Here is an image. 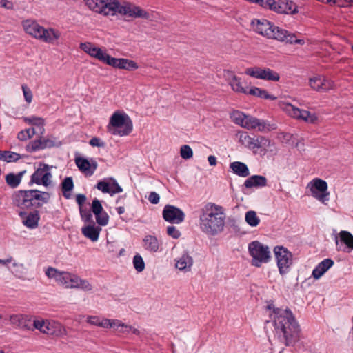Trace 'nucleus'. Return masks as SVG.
<instances>
[{"instance_id":"nucleus-1","label":"nucleus","mask_w":353,"mask_h":353,"mask_svg":"<svg viewBox=\"0 0 353 353\" xmlns=\"http://www.w3.org/2000/svg\"><path fill=\"white\" fill-rule=\"evenodd\" d=\"M273 310L270 318L273 321L275 334L285 346L294 345L300 337L301 329L292 311L289 309L275 308L273 305L267 306Z\"/></svg>"},{"instance_id":"nucleus-2","label":"nucleus","mask_w":353,"mask_h":353,"mask_svg":"<svg viewBox=\"0 0 353 353\" xmlns=\"http://www.w3.org/2000/svg\"><path fill=\"white\" fill-rule=\"evenodd\" d=\"M225 218V210L222 206L208 203L201 210L200 228L208 235H216L223 230Z\"/></svg>"},{"instance_id":"nucleus-3","label":"nucleus","mask_w":353,"mask_h":353,"mask_svg":"<svg viewBox=\"0 0 353 353\" xmlns=\"http://www.w3.org/2000/svg\"><path fill=\"white\" fill-rule=\"evenodd\" d=\"M251 26L256 32L269 39L286 41L290 43H301V40L296 39L294 35L288 34L287 30L274 26L265 19H254L251 21Z\"/></svg>"},{"instance_id":"nucleus-4","label":"nucleus","mask_w":353,"mask_h":353,"mask_svg":"<svg viewBox=\"0 0 353 353\" xmlns=\"http://www.w3.org/2000/svg\"><path fill=\"white\" fill-rule=\"evenodd\" d=\"M239 140L254 154L265 155L267 153L276 154L277 152L274 142L263 136L250 137L243 132L240 134Z\"/></svg>"},{"instance_id":"nucleus-5","label":"nucleus","mask_w":353,"mask_h":353,"mask_svg":"<svg viewBox=\"0 0 353 353\" xmlns=\"http://www.w3.org/2000/svg\"><path fill=\"white\" fill-rule=\"evenodd\" d=\"M230 117L235 124L248 130H254L261 132H268L275 129V127L267 121L245 114L238 110L234 111L230 114Z\"/></svg>"},{"instance_id":"nucleus-6","label":"nucleus","mask_w":353,"mask_h":353,"mask_svg":"<svg viewBox=\"0 0 353 353\" xmlns=\"http://www.w3.org/2000/svg\"><path fill=\"white\" fill-rule=\"evenodd\" d=\"M49 199L48 193L37 190H21L14 196V203L19 207L28 208L31 206H39L47 202Z\"/></svg>"},{"instance_id":"nucleus-7","label":"nucleus","mask_w":353,"mask_h":353,"mask_svg":"<svg viewBox=\"0 0 353 353\" xmlns=\"http://www.w3.org/2000/svg\"><path fill=\"white\" fill-rule=\"evenodd\" d=\"M33 330H37L42 334L56 337H62L67 334L65 327L59 321L40 317L33 320Z\"/></svg>"},{"instance_id":"nucleus-8","label":"nucleus","mask_w":353,"mask_h":353,"mask_svg":"<svg viewBox=\"0 0 353 353\" xmlns=\"http://www.w3.org/2000/svg\"><path fill=\"white\" fill-rule=\"evenodd\" d=\"M133 130L131 118L124 111H115L112 114V134L124 137Z\"/></svg>"},{"instance_id":"nucleus-9","label":"nucleus","mask_w":353,"mask_h":353,"mask_svg":"<svg viewBox=\"0 0 353 353\" xmlns=\"http://www.w3.org/2000/svg\"><path fill=\"white\" fill-rule=\"evenodd\" d=\"M112 12H118L123 15L132 17L134 18H141L144 19H149L151 17V14L141 7L135 6L128 2H123L120 3L118 1H112ZM114 13H112V15Z\"/></svg>"},{"instance_id":"nucleus-10","label":"nucleus","mask_w":353,"mask_h":353,"mask_svg":"<svg viewBox=\"0 0 353 353\" xmlns=\"http://www.w3.org/2000/svg\"><path fill=\"white\" fill-rule=\"evenodd\" d=\"M249 253L252 257V265L255 267H260L262 263L270 261V252L267 245L259 241H254L249 244Z\"/></svg>"},{"instance_id":"nucleus-11","label":"nucleus","mask_w":353,"mask_h":353,"mask_svg":"<svg viewBox=\"0 0 353 353\" xmlns=\"http://www.w3.org/2000/svg\"><path fill=\"white\" fill-rule=\"evenodd\" d=\"M61 285L66 289H78L85 292H90L92 290L91 283L80 277L77 274L64 272Z\"/></svg>"},{"instance_id":"nucleus-12","label":"nucleus","mask_w":353,"mask_h":353,"mask_svg":"<svg viewBox=\"0 0 353 353\" xmlns=\"http://www.w3.org/2000/svg\"><path fill=\"white\" fill-rule=\"evenodd\" d=\"M273 251L280 274L288 273L293 261L292 252L283 246L279 245L274 247Z\"/></svg>"},{"instance_id":"nucleus-13","label":"nucleus","mask_w":353,"mask_h":353,"mask_svg":"<svg viewBox=\"0 0 353 353\" xmlns=\"http://www.w3.org/2000/svg\"><path fill=\"white\" fill-rule=\"evenodd\" d=\"M263 7L280 14H294L298 12L297 6L288 0H265Z\"/></svg>"},{"instance_id":"nucleus-14","label":"nucleus","mask_w":353,"mask_h":353,"mask_svg":"<svg viewBox=\"0 0 353 353\" xmlns=\"http://www.w3.org/2000/svg\"><path fill=\"white\" fill-rule=\"evenodd\" d=\"M52 166L44 163H39L35 172L31 176L30 182L37 185L48 186L52 183Z\"/></svg>"},{"instance_id":"nucleus-15","label":"nucleus","mask_w":353,"mask_h":353,"mask_svg":"<svg viewBox=\"0 0 353 353\" xmlns=\"http://www.w3.org/2000/svg\"><path fill=\"white\" fill-rule=\"evenodd\" d=\"M245 74L264 81H279L280 79L279 74L269 68L258 66L248 68L245 70Z\"/></svg>"},{"instance_id":"nucleus-16","label":"nucleus","mask_w":353,"mask_h":353,"mask_svg":"<svg viewBox=\"0 0 353 353\" xmlns=\"http://www.w3.org/2000/svg\"><path fill=\"white\" fill-rule=\"evenodd\" d=\"M312 196L322 203L329 200L327 183L325 181L315 178L310 183Z\"/></svg>"},{"instance_id":"nucleus-17","label":"nucleus","mask_w":353,"mask_h":353,"mask_svg":"<svg viewBox=\"0 0 353 353\" xmlns=\"http://www.w3.org/2000/svg\"><path fill=\"white\" fill-rule=\"evenodd\" d=\"M283 109L290 116L297 119L303 120L310 123H315L318 119L315 114H311L310 112L307 110L299 109L291 103L285 104Z\"/></svg>"},{"instance_id":"nucleus-18","label":"nucleus","mask_w":353,"mask_h":353,"mask_svg":"<svg viewBox=\"0 0 353 353\" xmlns=\"http://www.w3.org/2000/svg\"><path fill=\"white\" fill-rule=\"evenodd\" d=\"M162 215L165 221L171 223H181L185 219L184 212L181 209L171 205H166L164 207Z\"/></svg>"},{"instance_id":"nucleus-19","label":"nucleus","mask_w":353,"mask_h":353,"mask_svg":"<svg viewBox=\"0 0 353 353\" xmlns=\"http://www.w3.org/2000/svg\"><path fill=\"white\" fill-rule=\"evenodd\" d=\"M335 243L338 251L350 252L353 250V235L348 231L341 230L339 237H335Z\"/></svg>"},{"instance_id":"nucleus-20","label":"nucleus","mask_w":353,"mask_h":353,"mask_svg":"<svg viewBox=\"0 0 353 353\" xmlns=\"http://www.w3.org/2000/svg\"><path fill=\"white\" fill-rule=\"evenodd\" d=\"M309 85L312 90L324 92L332 89L334 83L324 77L316 76L309 79Z\"/></svg>"},{"instance_id":"nucleus-21","label":"nucleus","mask_w":353,"mask_h":353,"mask_svg":"<svg viewBox=\"0 0 353 353\" xmlns=\"http://www.w3.org/2000/svg\"><path fill=\"white\" fill-rule=\"evenodd\" d=\"M87 7L92 11L107 16L110 12L109 0H83Z\"/></svg>"},{"instance_id":"nucleus-22","label":"nucleus","mask_w":353,"mask_h":353,"mask_svg":"<svg viewBox=\"0 0 353 353\" xmlns=\"http://www.w3.org/2000/svg\"><path fill=\"white\" fill-rule=\"evenodd\" d=\"M10 323L14 327L25 330H33L31 327V318L30 316L23 314H12L9 316Z\"/></svg>"},{"instance_id":"nucleus-23","label":"nucleus","mask_w":353,"mask_h":353,"mask_svg":"<svg viewBox=\"0 0 353 353\" xmlns=\"http://www.w3.org/2000/svg\"><path fill=\"white\" fill-rule=\"evenodd\" d=\"M22 27L26 34L39 40L43 26L35 20L26 19L23 21Z\"/></svg>"},{"instance_id":"nucleus-24","label":"nucleus","mask_w":353,"mask_h":353,"mask_svg":"<svg viewBox=\"0 0 353 353\" xmlns=\"http://www.w3.org/2000/svg\"><path fill=\"white\" fill-rule=\"evenodd\" d=\"M91 208L93 214L95 215L96 221L98 224L105 225L108 223L109 216L103 210L101 202L97 199L93 200Z\"/></svg>"},{"instance_id":"nucleus-25","label":"nucleus","mask_w":353,"mask_h":353,"mask_svg":"<svg viewBox=\"0 0 353 353\" xmlns=\"http://www.w3.org/2000/svg\"><path fill=\"white\" fill-rule=\"evenodd\" d=\"M61 35V32L55 28L43 27L39 40L50 44H56Z\"/></svg>"},{"instance_id":"nucleus-26","label":"nucleus","mask_w":353,"mask_h":353,"mask_svg":"<svg viewBox=\"0 0 353 353\" xmlns=\"http://www.w3.org/2000/svg\"><path fill=\"white\" fill-rule=\"evenodd\" d=\"M19 216L21 219L23 224L29 229H34L37 228L40 219L39 214L37 211L30 212H20Z\"/></svg>"},{"instance_id":"nucleus-27","label":"nucleus","mask_w":353,"mask_h":353,"mask_svg":"<svg viewBox=\"0 0 353 353\" xmlns=\"http://www.w3.org/2000/svg\"><path fill=\"white\" fill-rule=\"evenodd\" d=\"M112 67L119 69H123L128 71H133L138 69V64L133 60L124 58L112 57Z\"/></svg>"},{"instance_id":"nucleus-28","label":"nucleus","mask_w":353,"mask_h":353,"mask_svg":"<svg viewBox=\"0 0 353 353\" xmlns=\"http://www.w3.org/2000/svg\"><path fill=\"white\" fill-rule=\"evenodd\" d=\"M101 230V228L97 226L94 223H89L85 224V225L82 227L81 232L85 238L92 242H96L99 239Z\"/></svg>"},{"instance_id":"nucleus-29","label":"nucleus","mask_w":353,"mask_h":353,"mask_svg":"<svg viewBox=\"0 0 353 353\" xmlns=\"http://www.w3.org/2000/svg\"><path fill=\"white\" fill-rule=\"evenodd\" d=\"M192 265L193 259L188 252H184L180 257L176 259L175 266L181 271H190Z\"/></svg>"},{"instance_id":"nucleus-30","label":"nucleus","mask_w":353,"mask_h":353,"mask_svg":"<svg viewBox=\"0 0 353 353\" xmlns=\"http://www.w3.org/2000/svg\"><path fill=\"white\" fill-rule=\"evenodd\" d=\"M334 261L330 259H325L319 263L312 271L314 279H320L332 265Z\"/></svg>"},{"instance_id":"nucleus-31","label":"nucleus","mask_w":353,"mask_h":353,"mask_svg":"<svg viewBox=\"0 0 353 353\" xmlns=\"http://www.w3.org/2000/svg\"><path fill=\"white\" fill-rule=\"evenodd\" d=\"M267 185V179L261 175H253L248 178L244 182L246 188H262Z\"/></svg>"},{"instance_id":"nucleus-32","label":"nucleus","mask_w":353,"mask_h":353,"mask_svg":"<svg viewBox=\"0 0 353 353\" xmlns=\"http://www.w3.org/2000/svg\"><path fill=\"white\" fill-rule=\"evenodd\" d=\"M76 164L81 171L88 175L93 174L96 169V165L90 163L88 159L82 157L76 159Z\"/></svg>"},{"instance_id":"nucleus-33","label":"nucleus","mask_w":353,"mask_h":353,"mask_svg":"<svg viewBox=\"0 0 353 353\" xmlns=\"http://www.w3.org/2000/svg\"><path fill=\"white\" fill-rule=\"evenodd\" d=\"M143 248L151 252H156L159 250L160 243L157 238L152 235H147L143 240Z\"/></svg>"},{"instance_id":"nucleus-34","label":"nucleus","mask_w":353,"mask_h":353,"mask_svg":"<svg viewBox=\"0 0 353 353\" xmlns=\"http://www.w3.org/2000/svg\"><path fill=\"white\" fill-rule=\"evenodd\" d=\"M230 168L234 174L239 176L247 177L250 175L249 169L244 163L234 161L230 163Z\"/></svg>"},{"instance_id":"nucleus-35","label":"nucleus","mask_w":353,"mask_h":353,"mask_svg":"<svg viewBox=\"0 0 353 353\" xmlns=\"http://www.w3.org/2000/svg\"><path fill=\"white\" fill-rule=\"evenodd\" d=\"M65 271H60L53 267H48L45 270V274L50 280H53L58 285H61L62 278Z\"/></svg>"},{"instance_id":"nucleus-36","label":"nucleus","mask_w":353,"mask_h":353,"mask_svg":"<svg viewBox=\"0 0 353 353\" xmlns=\"http://www.w3.org/2000/svg\"><path fill=\"white\" fill-rule=\"evenodd\" d=\"M8 269L13 274L14 276L20 278L23 276L26 271V267L23 263H20L13 259L11 258V261L8 266Z\"/></svg>"},{"instance_id":"nucleus-37","label":"nucleus","mask_w":353,"mask_h":353,"mask_svg":"<svg viewBox=\"0 0 353 353\" xmlns=\"http://www.w3.org/2000/svg\"><path fill=\"white\" fill-rule=\"evenodd\" d=\"M112 329L121 333H129L132 332L137 335L139 334V331L137 328L125 325L119 320L112 321Z\"/></svg>"},{"instance_id":"nucleus-38","label":"nucleus","mask_w":353,"mask_h":353,"mask_svg":"<svg viewBox=\"0 0 353 353\" xmlns=\"http://www.w3.org/2000/svg\"><path fill=\"white\" fill-rule=\"evenodd\" d=\"M246 94H250L261 99H269L272 101H274L276 99V97L270 94L265 90L257 87H252L251 88H248Z\"/></svg>"},{"instance_id":"nucleus-39","label":"nucleus","mask_w":353,"mask_h":353,"mask_svg":"<svg viewBox=\"0 0 353 353\" xmlns=\"http://www.w3.org/2000/svg\"><path fill=\"white\" fill-rule=\"evenodd\" d=\"M94 58L103 63L109 65H110V56L109 55L107 49L98 46Z\"/></svg>"},{"instance_id":"nucleus-40","label":"nucleus","mask_w":353,"mask_h":353,"mask_svg":"<svg viewBox=\"0 0 353 353\" xmlns=\"http://www.w3.org/2000/svg\"><path fill=\"white\" fill-rule=\"evenodd\" d=\"M21 156L14 152L12 151H1L0 150V160L10 163L14 162L20 159Z\"/></svg>"},{"instance_id":"nucleus-41","label":"nucleus","mask_w":353,"mask_h":353,"mask_svg":"<svg viewBox=\"0 0 353 353\" xmlns=\"http://www.w3.org/2000/svg\"><path fill=\"white\" fill-rule=\"evenodd\" d=\"M85 318L86 321L92 325H98L103 327H108L110 325V322L108 319H103L97 316H88Z\"/></svg>"},{"instance_id":"nucleus-42","label":"nucleus","mask_w":353,"mask_h":353,"mask_svg":"<svg viewBox=\"0 0 353 353\" xmlns=\"http://www.w3.org/2000/svg\"><path fill=\"white\" fill-rule=\"evenodd\" d=\"M245 222L251 227H256L260 223V219L255 211L249 210L245 214Z\"/></svg>"},{"instance_id":"nucleus-43","label":"nucleus","mask_w":353,"mask_h":353,"mask_svg":"<svg viewBox=\"0 0 353 353\" xmlns=\"http://www.w3.org/2000/svg\"><path fill=\"white\" fill-rule=\"evenodd\" d=\"M232 90L236 93H242L246 94L248 90V86H243L240 77H236L230 85Z\"/></svg>"},{"instance_id":"nucleus-44","label":"nucleus","mask_w":353,"mask_h":353,"mask_svg":"<svg viewBox=\"0 0 353 353\" xmlns=\"http://www.w3.org/2000/svg\"><path fill=\"white\" fill-rule=\"evenodd\" d=\"M79 48L90 57L94 58L98 46L91 42H83L80 43Z\"/></svg>"},{"instance_id":"nucleus-45","label":"nucleus","mask_w":353,"mask_h":353,"mask_svg":"<svg viewBox=\"0 0 353 353\" xmlns=\"http://www.w3.org/2000/svg\"><path fill=\"white\" fill-rule=\"evenodd\" d=\"M23 172H20L17 174L10 173L6 175V183L12 188L18 186L21 180V176Z\"/></svg>"},{"instance_id":"nucleus-46","label":"nucleus","mask_w":353,"mask_h":353,"mask_svg":"<svg viewBox=\"0 0 353 353\" xmlns=\"http://www.w3.org/2000/svg\"><path fill=\"white\" fill-rule=\"evenodd\" d=\"M73 187L74 185L72 178L68 177L64 179V181L62 183V189L63 191V195L65 198H70V192L72 190Z\"/></svg>"},{"instance_id":"nucleus-47","label":"nucleus","mask_w":353,"mask_h":353,"mask_svg":"<svg viewBox=\"0 0 353 353\" xmlns=\"http://www.w3.org/2000/svg\"><path fill=\"white\" fill-rule=\"evenodd\" d=\"M133 265L138 272H141L145 269V263L142 256L137 254L133 258Z\"/></svg>"},{"instance_id":"nucleus-48","label":"nucleus","mask_w":353,"mask_h":353,"mask_svg":"<svg viewBox=\"0 0 353 353\" xmlns=\"http://www.w3.org/2000/svg\"><path fill=\"white\" fill-rule=\"evenodd\" d=\"M180 154L183 159H189L192 157L193 151L189 145H183L181 147Z\"/></svg>"},{"instance_id":"nucleus-49","label":"nucleus","mask_w":353,"mask_h":353,"mask_svg":"<svg viewBox=\"0 0 353 353\" xmlns=\"http://www.w3.org/2000/svg\"><path fill=\"white\" fill-rule=\"evenodd\" d=\"M35 133L34 128H28L25 130L21 131L18 134V138L19 140L26 141L31 138Z\"/></svg>"},{"instance_id":"nucleus-50","label":"nucleus","mask_w":353,"mask_h":353,"mask_svg":"<svg viewBox=\"0 0 353 353\" xmlns=\"http://www.w3.org/2000/svg\"><path fill=\"white\" fill-rule=\"evenodd\" d=\"M28 150L30 152L37 151L41 149H44L43 140H36L30 143L28 146Z\"/></svg>"},{"instance_id":"nucleus-51","label":"nucleus","mask_w":353,"mask_h":353,"mask_svg":"<svg viewBox=\"0 0 353 353\" xmlns=\"http://www.w3.org/2000/svg\"><path fill=\"white\" fill-rule=\"evenodd\" d=\"M80 214L81 219L84 221L85 224L94 223L92 220V215L90 212L82 209V208H80Z\"/></svg>"},{"instance_id":"nucleus-52","label":"nucleus","mask_w":353,"mask_h":353,"mask_svg":"<svg viewBox=\"0 0 353 353\" xmlns=\"http://www.w3.org/2000/svg\"><path fill=\"white\" fill-rule=\"evenodd\" d=\"M21 88L25 101L28 103H30L32 101L33 99L32 90L26 85H23Z\"/></svg>"},{"instance_id":"nucleus-53","label":"nucleus","mask_w":353,"mask_h":353,"mask_svg":"<svg viewBox=\"0 0 353 353\" xmlns=\"http://www.w3.org/2000/svg\"><path fill=\"white\" fill-rule=\"evenodd\" d=\"M328 3L336 5L339 7H349L353 4V0H329Z\"/></svg>"},{"instance_id":"nucleus-54","label":"nucleus","mask_w":353,"mask_h":353,"mask_svg":"<svg viewBox=\"0 0 353 353\" xmlns=\"http://www.w3.org/2000/svg\"><path fill=\"white\" fill-rule=\"evenodd\" d=\"M167 234L174 239H178L181 236L180 231L173 225L167 228Z\"/></svg>"},{"instance_id":"nucleus-55","label":"nucleus","mask_w":353,"mask_h":353,"mask_svg":"<svg viewBox=\"0 0 353 353\" xmlns=\"http://www.w3.org/2000/svg\"><path fill=\"white\" fill-rule=\"evenodd\" d=\"M42 140H43L44 148L58 146L59 145V142L57 140H56L55 139L48 138V139H43Z\"/></svg>"},{"instance_id":"nucleus-56","label":"nucleus","mask_w":353,"mask_h":353,"mask_svg":"<svg viewBox=\"0 0 353 353\" xmlns=\"http://www.w3.org/2000/svg\"><path fill=\"white\" fill-rule=\"evenodd\" d=\"M97 188L103 193H109L110 192V185L108 182L99 181Z\"/></svg>"},{"instance_id":"nucleus-57","label":"nucleus","mask_w":353,"mask_h":353,"mask_svg":"<svg viewBox=\"0 0 353 353\" xmlns=\"http://www.w3.org/2000/svg\"><path fill=\"white\" fill-rule=\"evenodd\" d=\"M28 123L36 126H42L43 125V120L39 117H30L26 119Z\"/></svg>"},{"instance_id":"nucleus-58","label":"nucleus","mask_w":353,"mask_h":353,"mask_svg":"<svg viewBox=\"0 0 353 353\" xmlns=\"http://www.w3.org/2000/svg\"><path fill=\"white\" fill-rule=\"evenodd\" d=\"M223 76L229 85L237 77L234 72L230 70H224Z\"/></svg>"},{"instance_id":"nucleus-59","label":"nucleus","mask_w":353,"mask_h":353,"mask_svg":"<svg viewBox=\"0 0 353 353\" xmlns=\"http://www.w3.org/2000/svg\"><path fill=\"white\" fill-rule=\"evenodd\" d=\"M123 191L121 187L119 185L117 181L112 177V195L114 194L120 193Z\"/></svg>"},{"instance_id":"nucleus-60","label":"nucleus","mask_w":353,"mask_h":353,"mask_svg":"<svg viewBox=\"0 0 353 353\" xmlns=\"http://www.w3.org/2000/svg\"><path fill=\"white\" fill-rule=\"evenodd\" d=\"M90 144L93 147H104L105 143L97 137H94L90 141Z\"/></svg>"},{"instance_id":"nucleus-61","label":"nucleus","mask_w":353,"mask_h":353,"mask_svg":"<svg viewBox=\"0 0 353 353\" xmlns=\"http://www.w3.org/2000/svg\"><path fill=\"white\" fill-rule=\"evenodd\" d=\"M159 195L155 192H151L148 196L149 201L152 204H157L159 202Z\"/></svg>"},{"instance_id":"nucleus-62","label":"nucleus","mask_w":353,"mask_h":353,"mask_svg":"<svg viewBox=\"0 0 353 353\" xmlns=\"http://www.w3.org/2000/svg\"><path fill=\"white\" fill-rule=\"evenodd\" d=\"M86 200V197L83 194H78L77 196V202L80 205V207L85 203Z\"/></svg>"},{"instance_id":"nucleus-63","label":"nucleus","mask_w":353,"mask_h":353,"mask_svg":"<svg viewBox=\"0 0 353 353\" xmlns=\"http://www.w3.org/2000/svg\"><path fill=\"white\" fill-rule=\"evenodd\" d=\"M0 7L9 9L11 7V3L8 0H0Z\"/></svg>"},{"instance_id":"nucleus-64","label":"nucleus","mask_w":353,"mask_h":353,"mask_svg":"<svg viewBox=\"0 0 353 353\" xmlns=\"http://www.w3.org/2000/svg\"><path fill=\"white\" fill-rule=\"evenodd\" d=\"M208 161L209 162V164L212 166H214L216 165L217 161L216 157L213 155H210L208 157Z\"/></svg>"}]
</instances>
